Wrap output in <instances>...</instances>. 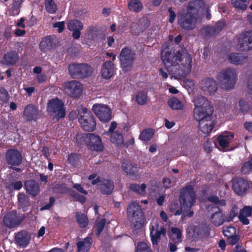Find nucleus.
Listing matches in <instances>:
<instances>
[{
  "label": "nucleus",
  "instance_id": "obj_1",
  "mask_svg": "<svg viewBox=\"0 0 252 252\" xmlns=\"http://www.w3.org/2000/svg\"><path fill=\"white\" fill-rule=\"evenodd\" d=\"M196 194L193 188L191 186H187L182 189L180 191L179 201L181 207L183 209L182 219L186 217H191L194 214L193 211H190L196 200Z\"/></svg>",
  "mask_w": 252,
  "mask_h": 252
},
{
  "label": "nucleus",
  "instance_id": "obj_2",
  "mask_svg": "<svg viewBox=\"0 0 252 252\" xmlns=\"http://www.w3.org/2000/svg\"><path fill=\"white\" fill-rule=\"evenodd\" d=\"M237 78V70L232 67L221 70L219 72L217 77L221 88L225 90H229L234 87Z\"/></svg>",
  "mask_w": 252,
  "mask_h": 252
},
{
  "label": "nucleus",
  "instance_id": "obj_3",
  "mask_svg": "<svg viewBox=\"0 0 252 252\" xmlns=\"http://www.w3.org/2000/svg\"><path fill=\"white\" fill-rule=\"evenodd\" d=\"M192 67V58L185 49H182L178 68L174 73L180 77H186L190 72Z\"/></svg>",
  "mask_w": 252,
  "mask_h": 252
},
{
  "label": "nucleus",
  "instance_id": "obj_4",
  "mask_svg": "<svg viewBox=\"0 0 252 252\" xmlns=\"http://www.w3.org/2000/svg\"><path fill=\"white\" fill-rule=\"evenodd\" d=\"M79 114L78 121L82 128L87 131H94L95 128L96 122L91 112L86 108L82 107Z\"/></svg>",
  "mask_w": 252,
  "mask_h": 252
},
{
  "label": "nucleus",
  "instance_id": "obj_5",
  "mask_svg": "<svg viewBox=\"0 0 252 252\" xmlns=\"http://www.w3.org/2000/svg\"><path fill=\"white\" fill-rule=\"evenodd\" d=\"M68 69L69 74L75 78H86L93 72L92 68L87 63H71L68 65Z\"/></svg>",
  "mask_w": 252,
  "mask_h": 252
},
{
  "label": "nucleus",
  "instance_id": "obj_6",
  "mask_svg": "<svg viewBox=\"0 0 252 252\" xmlns=\"http://www.w3.org/2000/svg\"><path fill=\"white\" fill-rule=\"evenodd\" d=\"M181 50L176 53H172L168 49H166L161 52V58L167 70L169 72L173 71L172 67L179 65L181 58Z\"/></svg>",
  "mask_w": 252,
  "mask_h": 252
},
{
  "label": "nucleus",
  "instance_id": "obj_7",
  "mask_svg": "<svg viewBox=\"0 0 252 252\" xmlns=\"http://www.w3.org/2000/svg\"><path fill=\"white\" fill-rule=\"evenodd\" d=\"M135 54L128 47L123 48L119 55L121 67L125 71H129L133 66Z\"/></svg>",
  "mask_w": 252,
  "mask_h": 252
},
{
  "label": "nucleus",
  "instance_id": "obj_8",
  "mask_svg": "<svg viewBox=\"0 0 252 252\" xmlns=\"http://www.w3.org/2000/svg\"><path fill=\"white\" fill-rule=\"evenodd\" d=\"M127 217L135 227L141 226V218L143 212L138 203L134 202L131 203L127 209Z\"/></svg>",
  "mask_w": 252,
  "mask_h": 252
},
{
  "label": "nucleus",
  "instance_id": "obj_9",
  "mask_svg": "<svg viewBox=\"0 0 252 252\" xmlns=\"http://www.w3.org/2000/svg\"><path fill=\"white\" fill-rule=\"evenodd\" d=\"M237 43L236 49L240 51H247L252 50V32H245L236 37Z\"/></svg>",
  "mask_w": 252,
  "mask_h": 252
},
{
  "label": "nucleus",
  "instance_id": "obj_10",
  "mask_svg": "<svg viewBox=\"0 0 252 252\" xmlns=\"http://www.w3.org/2000/svg\"><path fill=\"white\" fill-rule=\"evenodd\" d=\"M178 20L180 26L186 30L193 29L195 27L197 21L194 14L189 11H188L186 13L179 14Z\"/></svg>",
  "mask_w": 252,
  "mask_h": 252
},
{
  "label": "nucleus",
  "instance_id": "obj_11",
  "mask_svg": "<svg viewBox=\"0 0 252 252\" xmlns=\"http://www.w3.org/2000/svg\"><path fill=\"white\" fill-rule=\"evenodd\" d=\"M63 88L68 95L71 97L78 98L82 94L83 85L78 81L72 80L64 82Z\"/></svg>",
  "mask_w": 252,
  "mask_h": 252
},
{
  "label": "nucleus",
  "instance_id": "obj_12",
  "mask_svg": "<svg viewBox=\"0 0 252 252\" xmlns=\"http://www.w3.org/2000/svg\"><path fill=\"white\" fill-rule=\"evenodd\" d=\"M199 89L205 94L214 95L218 90V84L212 77H205L202 79L199 83Z\"/></svg>",
  "mask_w": 252,
  "mask_h": 252
},
{
  "label": "nucleus",
  "instance_id": "obj_13",
  "mask_svg": "<svg viewBox=\"0 0 252 252\" xmlns=\"http://www.w3.org/2000/svg\"><path fill=\"white\" fill-rule=\"evenodd\" d=\"M93 110L100 121L104 123L110 121L112 119V112L107 105L95 104L93 106Z\"/></svg>",
  "mask_w": 252,
  "mask_h": 252
},
{
  "label": "nucleus",
  "instance_id": "obj_14",
  "mask_svg": "<svg viewBox=\"0 0 252 252\" xmlns=\"http://www.w3.org/2000/svg\"><path fill=\"white\" fill-rule=\"evenodd\" d=\"M48 110L49 112L55 114L56 118L58 119L64 118L65 115L63 104L58 98L49 101Z\"/></svg>",
  "mask_w": 252,
  "mask_h": 252
},
{
  "label": "nucleus",
  "instance_id": "obj_15",
  "mask_svg": "<svg viewBox=\"0 0 252 252\" xmlns=\"http://www.w3.org/2000/svg\"><path fill=\"white\" fill-rule=\"evenodd\" d=\"M5 159L9 168H12V166H19L22 161V156L21 153L16 149H10L5 153Z\"/></svg>",
  "mask_w": 252,
  "mask_h": 252
},
{
  "label": "nucleus",
  "instance_id": "obj_16",
  "mask_svg": "<svg viewBox=\"0 0 252 252\" xmlns=\"http://www.w3.org/2000/svg\"><path fill=\"white\" fill-rule=\"evenodd\" d=\"M23 221V219L17 216L15 211L6 213L3 217V224L7 227L12 228L19 225Z\"/></svg>",
  "mask_w": 252,
  "mask_h": 252
},
{
  "label": "nucleus",
  "instance_id": "obj_17",
  "mask_svg": "<svg viewBox=\"0 0 252 252\" xmlns=\"http://www.w3.org/2000/svg\"><path fill=\"white\" fill-rule=\"evenodd\" d=\"M87 146L89 149L93 151H102L103 149L101 138L94 133H90L89 134Z\"/></svg>",
  "mask_w": 252,
  "mask_h": 252
},
{
  "label": "nucleus",
  "instance_id": "obj_18",
  "mask_svg": "<svg viewBox=\"0 0 252 252\" xmlns=\"http://www.w3.org/2000/svg\"><path fill=\"white\" fill-rule=\"evenodd\" d=\"M31 239L30 234L26 230H21L15 234V235L16 244L22 248H25L29 245Z\"/></svg>",
  "mask_w": 252,
  "mask_h": 252
},
{
  "label": "nucleus",
  "instance_id": "obj_19",
  "mask_svg": "<svg viewBox=\"0 0 252 252\" xmlns=\"http://www.w3.org/2000/svg\"><path fill=\"white\" fill-rule=\"evenodd\" d=\"M193 102L194 108H207L208 112H211V108H213L211 102L205 96L201 95H197L194 97Z\"/></svg>",
  "mask_w": 252,
  "mask_h": 252
},
{
  "label": "nucleus",
  "instance_id": "obj_20",
  "mask_svg": "<svg viewBox=\"0 0 252 252\" xmlns=\"http://www.w3.org/2000/svg\"><path fill=\"white\" fill-rule=\"evenodd\" d=\"M232 188L238 195L244 194L249 188L248 183L243 179H236L233 180Z\"/></svg>",
  "mask_w": 252,
  "mask_h": 252
},
{
  "label": "nucleus",
  "instance_id": "obj_21",
  "mask_svg": "<svg viewBox=\"0 0 252 252\" xmlns=\"http://www.w3.org/2000/svg\"><path fill=\"white\" fill-rule=\"evenodd\" d=\"M23 116L28 121L35 120L40 116V112L32 104L27 105L23 112Z\"/></svg>",
  "mask_w": 252,
  "mask_h": 252
},
{
  "label": "nucleus",
  "instance_id": "obj_22",
  "mask_svg": "<svg viewBox=\"0 0 252 252\" xmlns=\"http://www.w3.org/2000/svg\"><path fill=\"white\" fill-rule=\"evenodd\" d=\"M151 240L153 245L157 244L160 239L161 236H165L166 234L165 229L163 226L159 227L158 224L155 226H152L150 228Z\"/></svg>",
  "mask_w": 252,
  "mask_h": 252
},
{
  "label": "nucleus",
  "instance_id": "obj_23",
  "mask_svg": "<svg viewBox=\"0 0 252 252\" xmlns=\"http://www.w3.org/2000/svg\"><path fill=\"white\" fill-rule=\"evenodd\" d=\"M212 212V213L210 217L211 221L216 226H218L221 225L225 220L220 208L213 207Z\"/></svg>",
  "mask_w": 252,
  "mask_h": 252
},
{
  "label": "nucleus",
  "instance_id": "obj_24",
  "mask_svg": "<svg viewBox=\"0 0 252 252\" xmlns=\"http://www.w3.org/2000/svg\"><path fill=\"white\" fill-rule=\"evenodd\" d=\"M211 112H208L207 108H196L193 109V119L196 121L199 122L202 120H205L212 117L214 108H211Z\"/></svg>",
  "mask_w": 252,
  "mask_h": 252
},
{
  "label": "nucleus",
  "instance_id": "obj_25",
  "mask_svg": "<svg viewBox=\"0 0 252 252\" xmlns=\"http://www.w3.org/2000/svg\"><path fill=\"white\" fill-rule=\"evenodd\" d=\"M24 186L26 191L32 196H36L40 192V186L34 180L25 181Z\"/></svg>",
  "mask_w": 252,
  "mask_h": 252
},
{
  "label": "nucleus",
  "instance_id": "obj_26",
  "mask_svg": "<svg viewBox=\"0 0 252 252\" xmlns=\"http://www.w3.org/2000/svg\"><path fill=\"white\" fill-rule=\"evenodd\" d=\"M234 138V134L230 131H226L221 134L218 137L220 147L223 150L226 147L228 146L229 144L231 142Z\"/></svg>",
  "mask_w": 252,
  "mask_h": 252
},
{
  "label": "nucleus",
  "instance_id": "obj_27",
  "mask_svg": "<svg viewBox=\"0 0 252 252\" xmlns=\"http://www.w3.org/2000/svg\"><path fill=\"white\" fill-rule=\"evenodd\" d=\"M198 123L200 130L203 133L207 134L212 131L215 125L213 117L207 119L202 120L198 122Z\"/></svg>",
  "mask_w": 252,
  "mask_h": 252
},
{
  "label": "nucleus",
  "instance_id": "obj_28",
  "mask_svg": "<svg viewBox=\"0 0 252 252\" xmlns=\"http://www.w3.org/2000/svg\"><path fill=\"white\" fill-rule=\"evenodd\" d=\"M114 64L110 61L105 62L101 70L102 76L105 79L110 78L114 74Z\"/></svg>",
  "mask_w": 252,
  "mask_h": 252
},
{
  "label": "nucleus",
  "instance_id": "obj_29",
  "mask_svg": "<svg viewBox=\"0 0 252 252\" xmlns=\"http://www.w3.org/2000/svg\"><path fill=\"white\" fill-rule=\"evenodd\" d=\"M19 59V56L16 51H10L4 54L1 60L3 64L10 66L15 64Z\"/></svg>",
  "mask_w": 252,
  "mask_h": 252
},
{
  "label": "nucleus",
  "instance_id": "obj_30",
  "mask_svg": "<svg viewBox=\"0 0 252 252\" xmlns=\"http://www.w3.org/2000/svg\"><path fill=\"white\" fill-rule=\"evenodd\" d=\"M247 57L242 53H231L228 55L229 62L234 65H240L244 63Z\"/></svg>",
  "mask_w": 252,
  "mask_h": 252
},
{
  "label": "nucleus",
  "instance_id": "obj_31",
  "mask_svg": "<svg viewBox=\"0 0 252 252\" xmlns=\"http://www.w3.org/2000/svg\"><path fill=\"white\" fill-rule=\"evenodd\" d=\"M114 188V185L111 181L108 179H103L101 183L99 184L100 191L104 194H111Z\"/></svg>",
  "mask_w": 252,
  "mask_h": 252
},
{
  "label": "nucleus",
  "instance_id": "obj_32",
  "mask_svg": "<svg viewBox=\"0 0 252 252\" xmlns=\"http://www.w3.org/2000/svg\"><path fill=\"white\" fill-rule=\"evenodd\" d=\"M252 208L250 206H245L240 211L238 218L243 224H248L249 220L247 218L252 215Z\"/></svg>",
  "mask_w": 252,
  "mask_h": 252
},
{
  "label": "nucleus",
  "instance_id": "obj_33",
  "mask_svg": "<svg viewBox=\"0 0 252 252\" xmlns=\"http://www.w3.org/2000/svg\"><path fill=\"white\" fill-rule=\"evenodd\" d=\"M55 45L54 39L48 36L41 40L39 44V48L42 51L46 52L53 48Z\"/></svg>",
  "mask_w": 252,
  "mask_h": 252
},
{
  "label": "nucleus",
  "instance_id": "obj_34",
  "mask_svg": "<svg viewBox=\"0 0 252 252\" xmlns=\"http://www.w3.org/2000/svg\"><path fill=\"white\" fill-rule=\"evenodd\" d=\"M18 200L19 207L22 208L24 211H25L26 208L31 205L29 196L24 193H19L18 194Z\"/></svg>",
  "mask_w": 252,
  "mask_h": 252
},
{
  "label": "nucleus",
  "instance_id": "obj_35",
  "mask_svg": "<svg viewBox=\"0 0 252 252\" xmlns=\"http://www.w3.org/2000/svg\"><path fill=\"white\" fill-rule=\"evenodd\" d=\"M92 240L89 237H87L83 241L77 243V246L79 252H87L91 246Z\"/></svg>",
  "mask_w": 252,
  "mask_h": 252
},
{
  "label": "nucleus",
  "instance_id": "obj_36",
  "mask_svg": "<svg viewBox=\"0 0 252 252\" xmlns=\"http://www.w3.org/2000/svg\"><path fill=\"white\" fill-rule=\"evenodd\" d=\"M110 137L111 141L113 143L119 146H122L124 145V141L123 136L118 130L112 133Z\"/></svg>",
  "mask_w": 252,
  "mask_h": 252
},
{
  "label": "nucleus",
  "instance_id": "obj_37",
  "mask_svg": "<svg viewBox=\"0 0 252 252\" xmlns=\"http://www.w3.org/2000/svg\"><path fill=\"white\" fill-rule=\"evenodd\" d=\"M129 10L139 12L143 8V5L140 0H130L128 3Z\"/></svg>",
  "mask_w": 252,
  "mask_h": 252
},
{
  "label": "nucleus",
  "instance_id": "obj_38",
  "mask_svg": "<svg viewBox=\"0 0 252 252\" xmlns=\"http://www.w3.org/2000/svg\"><path fill=\"white\" fill-rule=\"evenodd\" d=\"M122 168L127 174L133 175L136 172V168L129 161H126L122 164Z\"/></svg>",
  "mask_w": 252,
  "mask_h": 252
},
{
  "label": "nucleus",
  "instance_id": "obj_39",
  "mask_svg": "<svg viewBox=\"0 0 252 252\" xmlns=\"http://www.w3.org/2000/svg\"><path fill=\"white\" fill-rule=\"evenodd\" d=\"M204 5L202 0H193L189 1L188 4V11H197Z\"/></svg>",
  "mask_w": 252,
  "mask_h": 252
},
{
  "label": "nucleus",
  "instance_id": "obj_40",
  "mask_svg": "<svg viewBox=\"0 0 252 252\" xmlns=\"http://www.w3.org/2000/svg\"><path fill=\"white\" fill-rule=\"evenodd\" d=\"M67 26V28L70 31L83 29V23L77 19H73L69 21Z\"/></svg>",
  "mask_w": 252,
  "mask_h": 252
},
{
  "label": "nucleus",
  "instance_id": "obj_41",
  "mask_svg": "<svg viewBox=\"0 0 252 252\" xmlns=\"http://www.w3.org/2000/svg\"><path fill=\"white\" fill-rule=\"evenodd\" d=\"M168 104L173 109L181 110L183 108V104L177 98L173 97L168 101Z\"/></svg>",
  "mask_w": 252,
  "mask_h": 252
},
{
  "label": "nucleus",
  "instance_id": "obj_42",
  "mask_svg": "<svg viewBox=\"0 0 252 252\" xmlns=\"http://www.w3.org/2000/svg\"><path fill=\"white\" fill-rule=\"evenodd\" d=\"M76 220L81 227L84 228L88 224V219L87 216L81 212H77L76 214Z\"/></svg>",
  "mask_w": 252,
  "mask_h": 252
},
{
  "label": "nucleus",
  "instance_id": "obj_43",
  "mask_svg": "<svg viewBox=\"0 0 252 252\" xmlns=\"http://www.w3.org/2000/svg\"><path fill=\"white\" fill-rule=\"evenodd\" d=\"M182 237L181 230L176 227L171 228V238L175 243H179Z\"/></svg>",
  "mask_w": 252,
  "mask_h": 252
},
{
  "label": "nucleus",
  "instance_id": "obj_44",
  "mask_svg": "<svg viewBox=\"0 0 252 252\" xmlns=\"http://www.w3.org/2000/svg\"><path fill=\"white\" fill-rule=\"evenodd\" d=\"M146 187L147 186L145 184H142L141 186L138 184H133L129 186L131 190L140 195H144L145 193Z\"/></svg>",
  "mask_w": 252,
  "mask_h": 252
},
{
  "label": "nucleus",
  "instance_id": "obj_45",
  "mask_svg": "<svg viewBox=\"0 0 252 252\" xmlns=\"http://www.w3.org/2000/svg\"><path fill=\"white\" fill-rule=\"evenodd\" d=\"M201 35L206 37H210L216 35L213 27L207 26L200 29Z\"/></svg>",
  "mask_w": 252,
  "mask_h": 252
},
{
  "label": "nucleus",
  "instance_id": "obj_46",
  "mask_svg": "<svg viewBox=\"0 0 252 252\" xmlns=\"http://www.w3.org/2000/svg\"><path fill=\"white\" fill-rule=\"evenodd\" d=\"M89 134L90 133H78L76 136L77 143L79 145H87Z\"/></svg>",
  "mask_w": 252,
  "mask_h": 252
},
{
  "label": "nucleus",
  "instance_id": "obj_47",
  "mask_svg": "<svg viewBox=\"0 0 252 252\" xmlns=\"http://www.w3.org/2000/svg\"><path fill=\"white\" fill-rule=\"evenodd\" d=\"M135 100L138 104L142 105L145 104L147 100V94L144 91L137 93L135 96Z\"/></svg>",
  "mask_w": 252,
  "mask_h": 252
},
{
  "label": "nucleus",
  "instance_id": "obj_48",
  "mask_svg": "<svg viewBox=\"0 0 252 252\" xmlns=\"http://www.w3.org/2000/svg\"><path fill=\"white\" fill-rule=\"evenodd\" d=\"M233 6L241 10H245L249 4L248 0H231Z\"/></svg>",
  "mask_w": 252,
  "mask_h": 252
},
{
  "label": "nucleus",
  "instance_id": "obj_49",
  "mask_svg": "<svg viewBox=\"0 0 252 252\" xmlns=\"http://www.w3.org/2000/svg\"><path fill=\"white\" fill-rule=\"evenodd\" d=\"M153 130L151 129L143 130L140 133L139 138L143 141H149L153 137Z\"/></svg>",
  "mask_w": 252,
  "mask_h": 252
},
{
  "label": "nucleus",
  "instance_id": "obj_50",
  "mask_svg": "<svg viewBox=\"0 0 252 252\" xmlns=\"http://www.w3.org/2000/svg\"><path fill=\"white\" fill-rule=\"evenodd\" d=\"M45 4L46 9L49 13H54L57 10V5L53 0H45Z\"/></svg>",
  "mask_w": 252,
  "mask_h": 252
},
{
  "label": "nucleus",
  "instance_id": "obj_51",
  "mask_svg": "<svg viewBox=\"0 0 252 252\" xmlns=\"http://www.w3.org/2000/svg\"><path fill=\"white\" fill-rule=\"evenodd\" d=\"M135 252H153L150 247L145 242H139Z\"/></svg>",
  "mask_w": 252,
  "mask_h": 252
},
{
  "label": "nucleus",
  "instance_id": "obj_52",
  "mask_svg": "<svg viewBox=\"0 0 252 252\" xmlns=\"http://www.w3.org/2000/svg\"><path fill=\"white\" fill-rule=\"evenodd\" d=\"M70 195L73 198V200L75 201H79L81 203H84L86 201V198L84 196L77 193L75 192L74 191H70Z\"/></svg>",
  "mask_w": 252,
  "mask_h": 252
},
{
  "label": "nucleus",
  "instance_id": "obj_53",
  "mask_svg": "<svg viewBox=\"0 0 252 252\" xmlns=\"http://www.w3.org/2000/svg\"><path fill=\"white\" fill-rule=\"evenodd\" d=\"M239 106L242 113H247L252 109V106L246 101L241 100L239 101Z\"/></svg>",
  "mask_w": 252,
  "mask_h": 252
},
{
  "label": "nucleus",
  "instance_id": "obj_54",
  "mask_svg": "<svg viewBox=\"0 0 252 252\" xmlns=\"http://www.w3.org/2000/svg\"><path fill=\"white\" fill-rule=\"evenodd\" d=\"M223 233L225 237H231L234 235L236 233V229L235 227L230 226L224 228L223 229Z\"/></svg>",
  "mask_w": 252,
  "mask_h": 252
},
{
  "label": "nucleus",
  "instance_id": "obj_55",
  "mask_svg": "<svg viewBox=\"0 0 252 252\" xmlns=\"http://www.w3.org/2000/svg\"><path fill=\"white\" fill-rule=\"evenodd\" d=\"M106 223V220L105 219H101L96 222V227L97 229L96 234L99 236L102 232Z\"/></svg>",
  "mask_w": 252,
  "mask_h": 252
},
{
  "label": "nucleus",
  "instance_id": "obj_56",
  "mask_svg": "<svg viewBox=\"0 0 252 252\" xmlns=\"http://www.w3.org/2000/svg\"><path fill=\"white\" fill-rule=\"evenodd\" d=\"M68 160L72 165L76 166L79 162V157L77 154H71L68 156Z\"/></svg>",
  "mask_w": 252,
  "mask_h": 252
},
{
  "label": "nucleus",
  "instance_id": "obj_57",
  "mask_svg": "<svg viewBox=\"0 0 252 252\" xmlns=\"http://www.w3.org/2000/svg\"><path fill=\"white\" fill-rule=\"evenodd\" d=\"M225 25V24L223 21H220L215 24V26L213 27V29L215 30L216 34L221 31Z\"/></svg>",
  "mask_w": 252,
  "mask_h": 252
},
{
  "label": "nucleus",
  "instance_id": "obj_58",
  "mask_svg": "<svg viewBox=\"0 0 252 252\" xmlns=\"http://www.w3.org/2000/svg\"><path fill=\"white\" fill-rule=\"evenodd\" d=\"M252 171V166L251 162L249 161L245 162L241 168V171L244 174H247Z\"/></svg>",
  "mask_w": 252,
  "mask_h": 252
},
{
  "label": "nucleus",
  "instance_id": "obj_59",
  "mask_svg": "<svg viewBox=\"0 0 252 252\" xmlns=\"http://www.w3.org/2000/svg\"><path fill=\"white\" fill-rule=\"evenodd\" d=\"M0 98L3 102H7L8 100V94L4 89L0 90Z\"/></svg>",
  "mask_w": 252,
  "mask_h": 252
},
{
  "label": "nucleus",
  "instance_id": "obj_60",
  "mask_svg": "<svg viewBox=\"0 0 252 252\" xmlns=\"http://www.w3.org/2000/svg\"><path fill=\"white\" fill-rule=\"evenodd\" d=\"M164 187L165 188H169L174 185V181L169 178H164L162 180Z\"/></svg>",
  "mask_w": 252,
  "mask_h": 252
},
{
  "label": "nucleus",
  "instance_id": "obj_61",
  "mask_svg": "<svg viewBox=\"0 0 252 252\" xmlns=\"http://www.w3.org/2000/svg\"><path fill=\"white\" fill-rule=\"evenodd\" d=\"M73 188L76 190H77L79 192L84 194H87L88 192L86 190H85L82 185L80 184H74L73 185Z\"/></svg>",
  "mask_w": 252,
  "mask_h": 252
},
{
  "label": "nucleus",
  "instance_id": "obj_62",
  "mask_svg": "<svg viewBox=\"0 0 252 252\" xmlns=\"http://www.w3.org/2000/svg\"><path fill=\"white\" fill-rule=\"evenodd\" d=\"M53 27L58 28L59 32H62L64 29V22H59L55 23L53 24Z\"/></svg>",
  "mask_w": 252,
  "mask_h": 252
},
{
  "label": "nucleus",
  "instance_id": "obj_63",
  "mask_svg": "<svg viewBox=\"0 0 252 252\" xmlns=\"http://www.w3.org/2000/svg\"><path fill=\"white\" fill-rule=\"evenodd\" d=\"M23 1V0H14L12 8L14 10L17 11L19 8ZM16 13H18V12L16 11Z\"/></svg>",
  "mask_w": 252,
  "mask_h": 252
},
{
  "label": "nucleus",
  "instance_id": "obj_64",
  "mask_svg": "<svg viewBox=\"0 0 252 252\" xmlns=\"http://www.w3.org/2000/svg\"><path fill=\"white\" fill-rule=\"evenodd\" d=\"M236 211L235 210L234 207H233V209L229 212V216L225 220L227 221H231L233 218L236 216Z\"/></svg>",
  "mask_w": 252,
  "mask_h": 252
}]
</instances>
